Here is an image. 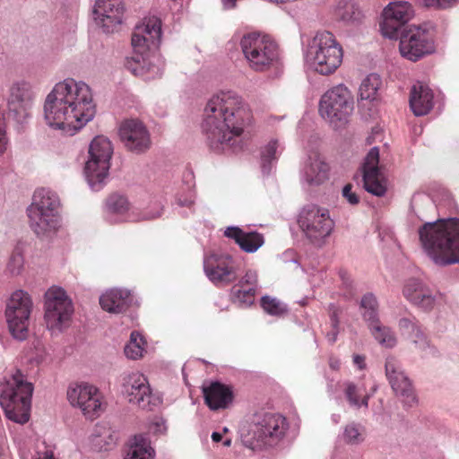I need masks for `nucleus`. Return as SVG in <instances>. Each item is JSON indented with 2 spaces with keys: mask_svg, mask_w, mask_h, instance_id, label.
Segmentation results:
<instances>
[{
  "mask_svg": "<svg viewBox=\"0 0 459 459\" xmlns=\"http://www.w3.org/2000/svg\"><path fill=\"white\" fill-rule=\"evenodd\" d=\"M24 267V256L22 252L16 248L11 254L7 262L6 269L12 275H19Z\"/></svg>",
  "mask_w": 459,
  "mask_h": 459,
  "instance_id": "43",
  "label": "nucleus"
},
{
  "mask_svg": "<svg viewBox=\"0 0 459 459\" xmlns=\"http://www.w3.org/2000/svg\"><path fill=\"white\" fill-rule=\"evenodd\" d=\"M415 16L413 5L403 0L388 3L380 13L379 30L387 39H396L401 29Z\"/></svg>",
  "mask_w": 459,
  "mask_h": 459,
  "instance_id": "15",
  "label": "nucleus"
},
{
  "mask_svg": "<svg viewBox=\"0 0 459 459\" xmlns=\"http://www.w3.org/2000/svg\"><path fill=\"white\" fill-rule=\"evenodd\" d=\"M108 216H118L122 221L138 222L157 219L162 214V206L160 203H152L143 211L132 210L126 197L114 194L106 203Z\"/></svg>",
  "mask_w": 459,
  "mask_h": 459,
  "instance_id": "18",
  "label": "nucleus"
},
{
  "mask_svg": "<svg viewBox=\"0 0 459 459\" xmlns=\"http://www.w3.org/2000/svg\"><path fill=\"white\" fill-rule=\"evenodd\" d=\"M44 359L43 356H41L40 359L39 361H42Z\"/></svg>",
  "mask_w": 459,
  "mask_h": 459,
  "instance_id": "60",
  "label": "nucleus"
},
{
  "mask_svg": "<svg viewBox=\"0 0 459 459\" xmlns=\"http://www.w3.org/2000/svg\"><path fill=\"white\" fill-rule=\"evenodd\" d=\"M121 394L129 403L143 410L151 411L160 403L152 394L145 376L137 371L122 377Z\"/></svg>",
  "mask_w": 459,
  "mask_h": 459,
  "instance_id": "17",
  "label": "nucleus"
},
{
  "mask_svg": "<svg viewBox=\"0 0 459 459\" xmlns=\"http://www.w3.org/2000/svg\"><path fill=\"white\" fill-rule=\"evenodd\" d=\"M204 270L215 285H228L238 280L239 264L228 255H211L204 261Z\"/></svg>",
  "mask_w": 459,
  "mask_h": 459,
  "instance_id": "21",
  "label": "nucleus"
},
{
  "mask_svg": "<svg viewBox=\"0 0 459 459\" xmlns=\"http://www.w3.org/2000/svg\"><path fill=\"white\" fill-rule=\"evenodd\" d=\"M420 3L426 6L435 9H446L454 5L458 0H419Z\"/></svg>",
  "mask_w": 459,
  "mask_h": 459,
  "instance_id": "49",
  "label": "nucleus"
},
{
  "mask_svg": "<svg viewBox=\"0 0 459 459\" xmlns=\"http://www.w3.org/2000/svg\"><path fill=\"white\" fill-rule=\"evenodd\" d=\"M224 235L236 241L247 253L255 252L264 244V237L257 232H244L238 227H228Z\"/></svg>",
  "mask_w": 459,
  "mask_h": 459,
  "instance_id": "31",
  "label": "nucleus"
},
{
  "mask_svg": "<svg viewBox=\"0 0 459 459\" xmlns=\"http://www.w3.org/2000/svg\"><path fill=\"white\" fill-rule=\"evenodd\" d=\"M252 123V111L243 99L231 91H221L207 101L202 128L212 144H229Z\"/></svg>",
  "mask_w": 459,
  "mask_h": 459,
  "instance_id": "2",
  "label": "nucleus"
},
{
  "mask_svg": "<svg viewBox=\"0 0 459 459\" xmlns=\"http://www.w3.org/2000/svg\"><path fill=\"white\" fill-rule=\"evenodd\" d=\"M117 441L115 433L106 427H100L92 438L93 445L100 450L111 449Z\"/></svg>",
  "mask_w": 459,
  "mask_h": 459,
  "instance_id": "37",
  "label": "nucleus"
},
{
  "mask_svg": "<svg viewBox=\"0 0 459 459\" xmlns=\"http://www.w3.org/2000/svg\"><path fill=\"white\" fill-rule=\"evenodd\" d=\"M403 297L412 305L424 311H431L437 302L443 299L442 293H434L423 281L409 279L403 288Z\"/></svg>",
  "mask_w": 459,
  "mask_h": 459,
  "instance_id": "24",
  "label": "nucleus"
},
{
  "mask_svg": "<svg viewBox=\"0 0 459 459\" xmlns=\"http://www.w3.org/2000/svg\"><path fill=\"white\" fill-rule=\"evenodd\" d=\"M361 307L368 310V319L374 317L375 310L377 307V299L372 294H366L361 299Z\"/></svg>",
  "mask_w": 459,
  "mask_h": 459,
  "instance_id": "48",
  "label": "nucleus"
},
{
  "mask_svg": "<svg viewBox=\"0 0 459 459\" xmlns=\"http://www.w3.org/2000/svg\"><path fill=\"white\" fill-rule=\"evenodd\" d=\"M256 291L255 287H249L247 290H237L234 292V299L240 305L250 306L255 301Z\"/></svg>",
  "mask_w": 459,
  "mask_h": 459,
  "instance_id": "45",
  "label": "nucleus"
},
{
  "mask_svg": "<svg viewBox=\"0 0 459 459\" xmlns=\"http://www.w3.org/2000/svg\"><path fill=\"white\" fill-rule=\"evenodd\" d=\"M399 328L402 334L414 343L418 350L426 351L428 349H432L428 337L415 322L403 318L399 321Z\"/></svg>",
  "mask_w": 459,
  "mask_h": 459,
  "instance_id": "32",
  "label": "nucleus"
},
{
  "mask_svg": "<svg viewBox=\"0 0 459 459\" xmlns=\"http://www.w3.org/2000/svg\"><path fill=\"white\" fill-rule=\"evenodd\" d=\"M342 195L346 198L349 204H357L359 201L358 195L352 192L351 186L346 185L342 189Z\"/></svg>",
  "mask_w": 459,
  "mask_h": 459,
  "instance_id": "50",
  "label": "nucleus"
},
{
  "mask_svg": "<svg viewBox=\"0 0 459 459\" xmlns=\"http://www.w3.org/2000/svg\"><path fill=\"white\" fill-rule=\"evenodd\" d=\"M34 385L21 369L14 368L0 380V405L12 421H29Z\"/></svg>",
  "mask_w": 459,
  "mask_h": 459,
  "instance_id": "4",
  "label": "nucleus"
},
{
  "mask_svg": "<svg viewBox=\"0 0 459 459\" xmlns=\"http://www.w3.org/2000/svg\"><path fill=\"white\" fill-rule=\"evenodd\" d=\"M239 284L241 287L247 285L249 287H255L257 290L258 285V273L255 269H247L245 272V274L239 280Z\"/></svg>",
  "mask_w": 459,
  "mask_h": 459,
  "instance_id": "47",
  "label": "nucleus"
},
{
  "mask_svg": "<svg viewBox=\"0 0 459 459\" xmlns=\"http://www.w3.org/2000/svg\"><path fill=\"white\" fill-rule=\"evenodd\" d=\"M374 338L385 348H393L396 344V338L392 331L385 326H381L378 322H372L370 325Z\"/></svg>",
  "mask_w": 459,
  "mask_h": 459,
  "instance_id": "36",
  "label": "nucleus"
},
{
  "mask_svg": "<svg viewBox=\"0 0 459 459\" xmlns=\"http://www.w3.org/2000/svg\"><path fill=\"white\" fill-rule=\"evenodd\" d=\"M354 98L351 91L339 84L325 92L319 102L320 116L333 127H341L348 122L353 111Z\"/></svg>",
  "mask_w": 459,
  "mask_h": 459,
  "instance_id": "11",
  "label": "nucleus"
},
{
  "mask_svg": "<svg viewBox=\"0 0 459 459\" xmlns=\"http://www.w3.org/2000/svg\"><path fill=\"white\" fill-rule=\"evenodd\" d=\"M66 400L74 409L91 420L99 418L107 408L101 391L85 381L71 383L66 389Z\"/></svg>",
  "mask_w": 459,
  "mask_h": 459,
  "instance_id": "12",
  "label": "nucleus"
},
{
  "mask_svg": "<svg viewBox=\"0 0 459 459\" xmlns=\"http://www.w3.org/2000/svg\"><path fill=\"white\" fill-rule=\"evenodd\" d=\"M126 6L122 0H96L93 16L96 24L106 33L116 31L124 21Z\"/></svg>",
  "mask_w": 459,
  "mask_h": 459,
  "instance_id": "22",
  "label": "nucleus"
},
{
  "mask_svg": "<svg viewBox=\"0 0 459 459\" xmlns=\"http://www.w3.org/2000/svg\"><path fill=\"white\" fill-rule=\"evenodd\" d=\"M382 85L381 78L377 74H368L359 86V96L362 100H373L377 98V92Z\"/></svg>",
  "mask_w": 459,
  "mask_h": 459,
  "instance_id": "35",
  "label": "nucleus"
},
{
  "mask_svg": "<svg viewBox=\"0 0 459 459\" xmlns=\"http://www.w3.org/2000/svg\"><path fill=\"white\" fill-rule=\"evenodd\" d=\"M230 444H231V440H230V439H226V440H224V442H223V445H224L225 446H230Z\"/></svg>",
  "mask_w": 459,
  "mask_h": 459,
  "instance_id": "56",
  "label": "nucleus"
},
{
  "mask_svg": "<svg viewBox=\"0 0 459 459\" xmlns=\"http://www.w3.org/2000/svg\"><path fill=\"white\" fill-rule=\"evenodd\" d=\"M161 22L157 16L144 17L135 26L131 44L134 54H145L156 50L161 40Z\"/></svg>",
  "mask_w": 459,
  "mask_h": 459,
  "instance_id": "20",
  "label": "nucleus"
},
{
  "mask_svg": "<svg viewBox=\"0 0 459 459\" xmlns=\"http://www.w3.org/2000/svg\"><path fill=\"white\" fill-rule=\"evenodd\" d=\"M155 451L145 437L135 436L129 444L124 459H154Z\"/></svg>",
  "mask_w": 459,
  "mask_h": 459,
  "instance_id": "33",
  "label": "nucleus"
},
{
  "mask_svg": "<svg viewBox=\"0 0 459 459\" xmlns=\"http://www.w3.org/2000/svg\"><path fill=\"white\" fill-rule=\"evenodd\" d=\"M353 362L359 369H363L365 368V359L362 356L355 355L353 357Z\"/></svg>",
  "mask_w": 459,
  "mask_h": 459,
  "instance_id": "52",
  "label": "nucleus"
},
{
  "mask_svg": "<svg viewBox=\"0 0 459 459\" xmlns=\"http://www.w3.org/2000/svg\"><path fill=\"white\" fill-rule=\"evenodd\" d=\"M298 222L306 238L318 247L325 244L334 228L329 211L316 204L304 206L299 212Z\"/></svg>",
  "mask_w": 459,
  "mask_h": 459,
  "instance_id": "13",
  "label": "nucleus"
},
{
  "mask_svg": "<svg viewBox=\"0 0 459 459\" xmlns=\"http://www.w3.org/2000/svg\"><path fill=\"white\" fill-rule=\"evenodd\" d=\"M331 367H333V368H337V367H338V365H337L336 363H333V364L332 363V364H331Z\"/></svg>",
  "mask_w": 459,
  "mask_h": 459,
  "instance_id": "58",
  "label": "nucleus"
},
{
  "mask_svg": "<svg viewBox=\"0 0 459 459\" xmlns=\"http://www.w3.org/2000/svg\"><path fill=\"white\" fill-rule=\"evenodd\" d=\"M435 50L434 40L426 29L411 25L402 32L399 51L404 58L415 62Z\"/></svg>",
  "mask_w": 459,
  "mask_h": 459,
  "instance_id": "16",
  "label": "nucleus"
},
{
  "mask_svg": "<svg viewBox=\"0 0 459 459\" xmlns=\"http://www.w3.org/2000/svg\"><path fill=\"white\" fill-rule=\"evenodd\" d=\"M365 439L364 429L358 424H347L342 432V440L347 445H359Z\"/></svg>",
  "mask_w": 459,
  "mask_h": 459,
  "instance_id": "40",
  "label": "nucleus"
},
{
  "mask_svg": "<svg viewBox=\"0 0 459 459\" xmlns=\"http://www.w3.org/2000/svg\"><path fill=\"white\" fill-rule=\"evenodd\" d=\"M338 14L343 22L348 23L359 22L364 17L361 9L353 3H345L339 6Z\"/></svg>",
  "mask_w": 459,
  "mask_h": 459,
  "instance_id": "39",
  "label": "nucleus"
},
{
  "mask_svg": "<svg viewBox=\"0 0 459 459\" xmlns=\"http://www.w3.org/2000/svg\"><path fill=\"white\" fill-rule=\"evenodd\" d=\"M335 340H336V333H333L332 334V336H329V341H330L331 342H335Z\"/></svg>",
  "mask_w": 459,
  "mask_h": 459,
  "instance_id": "55",
  "label": "nucleus"
},
{
  "mask_svg": "<svg viewBox=\"0 0 459 459\" xmlns=\"http://www.w3.org/2000/svg\"><path fill=\"white\" fill-rule=\"evenodd\" d=\"M410 105L416 116H424L431 110L433 107V92L428 85L420 82L412 85Z\"/></svg>",
  "mask_w": 459,
  "mask_h": 459,
  "instance_id": "28",
  "label": "nucleus"
},
{
  "mask_svg": "<svg viewBox=\"0 0 459 459\" xmlns=\"http://www.w3.org/2000/svg\"><path fill=\"white\" fill-rule=\"evenodd\" d=\"M36 97L37 91L31 82L25 79L15 80L8 89V109L22 121L30 116Z\"/></svg>",
  "mask_w": 459,
  "mask_h": 459,
  "instance_id": "19",
  "label": "nucleus"
},
{
  "mask_svg": "<svg viewBox=\"0 0 459 459\" xmlns=\"http://www.w3.org/2000/svg\"><path fill=\"white\" fill-rule=\"evenodd\" d=\"M43 109L46 124L67 135L75 134L96 113L91 87L72 78L53 87L45 99Z\"/></svg>",
  "mask_w": 459,
  "mask_h": 459,
  "instance_id": "1",
  "label": "nucleus"
},
{
  "mask_svg": "<svg viewBox=\"0 0 459 459\" xmlns=\"http://www.w3.org/2000/svg\"><path fill=\"white\" fill-rule=\"evenodd\" d=\"M378 162L379 150L377 147H373L372 149H370V151L368 152L365 158V161L363 163V175L368 171L372 172V174L380 173Z\"/></svg>",
  "mask_w": 459,
  "mask_h": 459,
  "instance_id": "44",
  "label": "nucleus"
},
{
  "mask_svg": "<svg viewBox=\"0 0 459 459\" xmlns=\"http://www.w3.org/2000/svg\"><path fill=\"white\" fill-rule=\"evenodd\" d=\"M120 140L126 147L134 152H143L151 145L149 132L137 119H126L118 127Z\"/></svg>",
  "mask_w": 459,
  "mask_h": 459,
  "instance_id": "25",
  "label": "nucleus"
},
{
  "mask_svg": "<svg viewBox=\"0 0 459 459\" xmlns=\"http://www.w3.org/2000/svg\"><path fill=\"white\" fill-rule=\"evenodd\" d=\"M32 307L31 296L25 290H17L8 299L4 315L9 332L14 339L22 341L27 338Z\"/></svg>",
  "mask_w": 459,
  "mask_h": 459,
  "instance_id": "14",
  "label": "nucleus"
},
{
  "mask_svg": "<svg viewBox=\"0 0 459 459\" xmlns=\"http://www.w3.org/2000/svg\"><path fill=\"white\" fill-rule=\"evenodd\" d=\"M240 47L249 67L257 72L269 69L279 57L276 42L267 35L246 34L240 40Z\"/></svg>",
  "mask_w": 459,
  "mask_h": 459,
  "instance_id": "10",
  "label": "nucleus"
},
{
  "mask_svg": "<svg viewBox=\"0 0 459 459\" xmlns=\"http://www.w3.org/2000/svg\"><path fill=\"white\" fill-rule=\"evenodd\" d=\"M288 427L285 417L268 413L256 417L242 436L251 449H266L277 446L284 438Z\"/></svg>",
  "mask_w": 459,
  "mask_h": 459,
  "instance_id": "8",
  "label": "nucleus"
},
{
  "mask_svg": "<svg viewBox=\"0 0 459 459\" xmlns=\"http://www.w3.org/2000/svg\"><path fill=\"white\" fill-rule=\"evenodd\" d=\"M130 302V292L122 289H110L100 297V304L103 310L119 314L126 310Z\"/></svg>",
  "mask_w": 459,
  "mask_h": 459,
  "instance_id": "30",
  "label": "nucleus"
},
{
  "mask_svg": "<svg viewBox=\"0 0 459 459\" xmlns=\"http://www.w3.org/2000/svg\"><path fill=\"white\" fill-rule=\"evenodd\" d=\"M328 165L322 157L313 152L307 158L303 169V178L308 185H320L328 178Z\"/></svg>",
  "mask_w": 459,
  "mask_h": 459,
  "instance_id": "29",
  "label": "nucleus"
},
{
  "mask_svg": "<svg viewBox=\"0 0 459 459\" xmlns=\"http://www.w3.org/2000/svg\"><path fill=\"white\" fill-rule=\"evenodd\" d=\"M279 143L277 141H270L262 151V160L264 162H270L276 159Z\"/></svg>",
  "mask_w": 459,
  "mask_h": 459,
  "instance_id": "46",
  "label": "nucleus"
},
{
  "mask_svg": "<svg viewBox=\"0 0 459 459\" xmlns=\"http://www.w3.org/2000/svg\"><path fill=\"white\" fill-rule=\"evenodd\" d=\"M361 392V386H359L353 383H348L345 390L346 397L350 404L353 407L359 408L364 406L368 408L369 395L366 394L359 400Z\"/></svg>",
  "mask_w": 459,
  "mask_h": 459,
  "instance_id": "41",
  "label": "nucleus"
},
{
  "mask_svg": "<svg viewBox=\"0 0 459 459\" xmlns=\"http://www.w3.org/2000/svg\"><path fill=\"white\" fill-rule=\"evenodd\" d=\"M364 187L368 192L377 196H382L386 191L385 185L381 178L380 173L368 171L363 175Z\"/></svg>",
  "mask_w": 459,
  "mask_h": 459,
  "instance_id": "38",
  "label": "nucleus"
},
{
  "mask_svg": "<svg viewBox=\"0 0 459 459\" xmlns=\"http://www.w3.org/2000/svg\"><path fill=\"white\" fill-rule=\"evenodd\" d=\"M126 62L127 68L136 76L153 79L162 73V60L153 51L135 54Z\"/></svg>",
  "mask_w": 459,
  "mask_h": 459,
  "instance_id": "26",
  "label": "nucleus"
},
{
  "mask_svg": "<svg viewBox=\"0 0 459 459\" xmlns=\"http://www.w3.org/2000/svg\"><path fill=\"white\" fill-rule=\"evenodd\" d=\"M425 253L437 264L459 263V220L427 222L419 230Z\"/></svg>",
  "mask_w": 459,
  "mask_h": 459,
  "instance_id": "3",
  "label": "nucleus"
},
{
  "mask_svg": "<svg viewBox=\"0 0 459 459\" xmlns=\"http://www.w3.org/2000/svg\"><path fill=\"white\" fill-rule=\"evenodd\" d=\"M261 306L267 314L272 316H281L287 311L286 306L283 303L269 296L262 298Z\"/></svg>",
  "mask_w": 459,
  "mask_h": 459,
  "instance_id": "42",
  "label": "nucleus"
},
{
  "mask_svg": "<svg viewBox=\"0 0 459 459\" xmlns=\"http://www.w3.org/2000/svg\"><path fill=\"white\" fill-rule=\"evenodd\" d=\"M331 367H333V368H337V367H338V365H337L336 363H333V364L332 363V364H331Z\"/></svg>",
  "mask_w": 459,
  "mask_h": 459,
  "instance_id": "57",
  "label": "nucleus"
},
{
  "mask_svg": "<svg viewBox=\"0 0 459 459\" xmlns=\"http://www.w3.org/2000/svg\"><path fill=\"white\" fill-rule=\"evenodd\" d=\"M237 0H223L224 5L227 8L233 7Z\"/></svg>",
  "mask_w": 459,
  "mask_h": 459,
  "instance_id": "54",
  "label": "nucleus"
},
{
  "mask_svg": "<svg viewBox=\"0 0 459 459\" xmlns=\"http://www.w3.org/2000/svg\"><path fill=\"white\" fill-rule=\"evenodd\" d=\"M126 356L133 360L139 359L143 357L146 351V342L138 332H132L130 340L124 349Z\"/></svg>",
  "mask_w": 459,
  "mask_h": 459,
  "instance_id": "34",
  "label": "nucleus"
},
{
  "mask_svg": "<svg viewBox=\"0 0 459 459\" xmlns=\"http://www.w3.org/2000/svg\"><path fill=\"white\" fill-rule=\"evenodd\" d=\"M112 155L113 145L108 137L97 135L91 140L84 166V175L92 190L99 191L106 183Z\"/></svg>",
  "mask_w": 459,
  "mask_h": 459,
  "instance_id": "9",
  "label": "nucleus"
},
{
  "mask_svg": "<svg viewBox=\"0 0 459 459\" xmlns=\"http://www.w3.org/2000/svg\"><path fill=\"white\" fill-rule=\"evenodd\" d=\"M60 208V199L55 192L47 188L36 190L27 209L33 231L39 236L56 231L61 226Z\"/></svg>",
  "mask_w": 459,
  "mask_h": 459,
  "instance_id": "5",
  "label": "nucleus"
},
{
  "mask_svg": "<svg viewBox=\"0 0 459 459\" xmlns=\"http://www.w3.org/2000/svg\"><path fill=\"white\" fill-rule=\"evenodd\" d=\"M32 459H56L54 456L53 451L49 449H46L45 451H39L36 453V455L32 457Z\"/></svg>",
  "mask_w": 459,
  "mask_h": 459,
  "instance_id": "51",
  "label": "nucleus"
},
{
  "mask_svg": "<svg viewBox=\"0 0 459 459\" xmlns=\"http://www.w3.org/2000/svg\"><path fill=\"white\" fill-rule=\"evenodd\" d=\"M223 431H224V432H227V431H228V429H227V428H224V429H223Z\"/></svg>",
  "mask_w": 459,
  "mask_h": 459,
  "instance_id": "59",
  "label": "nucleus"
},
{
  "mask_svg": "<svg viewBox=\"0 0 459 459\" xmlns=\"http://www.w3.org/2000/svg\"><path fill=\"white\" fill-rule=\"evenodd\" d=\"M343 52L335 37L329 31L317 32L307 45L305 60L316 72L331 74L341 65Z\"/></svg>",
  "mask_w": 459,
  "mask_h": 459,
  "instance_id": "7",
  "label": "nucleus"
},
{
  "mask_svg": "<svg viewBox=\"0 0 459 459\" xmlns=\"http://www.w3.org/2000/svg\"><path fill=\"white\" fill-rule=\"evenodd\" d=\"M385 374L392 389L402 402L408 406L415 404L417 399L412 384L397 360L394 359L386 360Z\"/></svg>",
  "mask_w": 459,
  "mask_h": 459,
  "instance_id": "23",
  "label": "nucleus"
},
{
  "mask_svg": "<svg viewBox=\"0 0 459 459\" xmlns=\"http://www.w3.org/2000/svg\"><path fill=\"white\" fill-rule=\"evenodd\" d=\"M74 305L67 291L52 285L43 294V320L51 335H58L73 323Z\"/></svg>",
  "mask_w": 459,
  "mask_h": 459,
  "instance_id": "6",
  "label": "nucleus"
},
{
  "mask_svg": "<svg viewBox=\"0 0 459 459\" xmlns=\"http://www.w3.org/2000/svg\"><path fill=\"white\" fill-rule=\"evenodd\" d=\"M212 439L214 441V442H219L221 440V433H218V432H213L212 434Z\"/></svg>",
  "mask_w": 459,
  "mask_h": 459,
  "instance_id": "53",
  "label": "nucleus"
},
{
  "mask_svg": "<svg viewBox=\"0 0 459 459\" xmlns=\"http://www.w3.org/2000/svg\"><path fill=\"white\" fill-rule=\"evenodd\" d=\"M203 394L205 404L212 411L228 409L234 401L232 386L220 382H212L203 386Z\"/></svg>",
  "mask_w": 459,
  "mask_h": 459,
  "instance_id": "27",
  "label": "nucleus"
}]
</instances>
